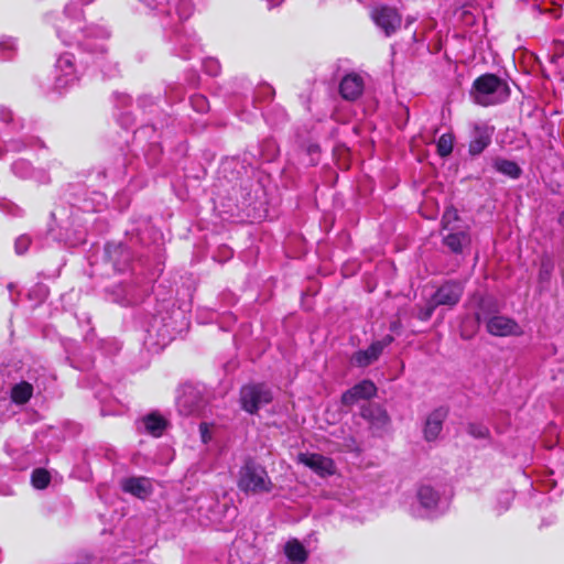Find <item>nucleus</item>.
I'll use <instances>...</instances> for the list:
<instances>
[{"label":"nucleus","mask_w":564,"mask_h":564,"mask_svg":"<svg viewBox=\"0 0 564 564\" xmlns=\"http://www.w3.org/2000/svg\"><path fill=\"white\" fill-rule=\"evenodd\" d=\"M173 41L174 53L184 59L196 56L200 51L196 34L193 31L176 29Z\"/></svg>","instance_id":"f8f14e48"},{"label":"nucleus","mask_w":564,"mask_h":564,"mask_svg":"<svg viewBox=\"0 0 564 564\" xmlns=\"http://www.w3.org/2000/svg\"><path fill=\"white\" fill-rule=\"evenodd\" d=\"M15 52V42L11 37L2 39L0 41L1 58L10 59Z\"/></svg>","instance_id":"c85d7f7f"},{"label":"nucleus","mask_w":564,"mask_h":564,"mask_svg":"<svg viewBox=\"0 0 564 564\" xmlns=\"http://www.w3.org/2000/svg\"><path fill=\"white\" fill-rule=\"evenodd\" d=\"M141 3L144 4L150 10L158 11V12H169V3L170 0H139Z\"/></svg>","instance_id":"7c9ffc66"},{"label":"nucleus","mask_w":564,"mask_h":564,"mask_svg":"<svg viewBox=\"0 0 564 564\" xmlns=\"http://www.w3.org/2000/svg\"><path fill=\"white\" fill-rule=\"evenodd\" d=\"M175 10L181 21L188 19L193 12L192 0H178Z\"/></svg>","instance_id":"c756f323"},{"label":"nucleus","mask_w":564,"mask_h":564,"mask_svg":"<svg viewBox=\"0 0 564 564\" xmlns=\"http://www.w3.org/2000/svg\"><path fill=\"white\" fill-rule=\"evenodd\" d=\"M209 426L210 425H207V424L199 425L200 437H202L203 443H205V444L212 438V435L209 432Z\"/></svg>","instance_id":"37998d69"},{"label":"nucleus","mask_w":564,"mask_h":564,"mask_svg":"<svg viewBox=\"0 0 564 564\" xmlns=\"http://www.w3.org/2000/svg\"><path fill=\"white\" fill-rule=\"evenodd\" d=\"M51 482V475L44 468H35L31 475V484L36 489H45Z\"/></svg>","instance_id":"393cba45"},{"label":"nucleus","mask_w":564,"mask_h":564,"mask_svg":"<svg viewBox=\"0 0 564 564\" xmlns=\"http://www.w3.org/2000/svg\"><path fill=\"white\" fill-rule=\"evenodd\" d=\"M31 239L26 235H22L17 238L14 242V249L17 254H23L30 247Z\"/></svg>","instance_id":"e433bc0d"},{"label":"nucleus","mask_w":564,"mask_h":564,"mask_svg":"<svg viewBox=\"0 0 564 564\" xmlns=\"http://www.w3.org/2000/svg\"><path fill=\"white\" fill-rule=\"evenodd\" d=\"M141 423H169V420L158 410H153L142 417Z\"/></svg>","instance_id":"f704fd0d"},{"label":"nucleus","mask_w":564,"mask_h":564,"mask_svg":"<svg viewBox=\"0 0 564 564\" xmlns=\"http://www.w3.org/2000/svg\"><path fill=\"white\" fill-rule=\"evenodd\" d=\"M238 487L247 495H262L271 492L273 484L265 468L248 458L239 470Z\"/></svg>","instance_id":"39448f33"},{"label":"nucleus","mask_w":564,"mask_h":564,"mask_svg":"<svg viewBox=\"0 0 564 564\" xmlns=\"http://www.w3.org/2000/svg\"><path fill=\"white\" fill-rule=\"evenodd\" d=\"M375 24L387 35L390 36L401 26L402 18L395 8L381 6L371 12Z\"/></svg>","instance_id":"1a4fd4ad"},{"label":"nucleus","mask_w":564,"mask_h":564,"mask_svg":"<svg viewBox=\"0 0 564 564\" xmlns=\"http://www.w3.org/2000/svg\"><path fill=\"white\" fill-rule=\"evenodd\" d=\"M436 307L435 303L430 299L425 305L417 306V318L421 321L430 319Z\"/></svg>","instance_id":"2f4dec72"},{"label":"nucleus","mask_w":564,"mask_h":564,"mask_svg":"<svg viewBox=\"0 0 564 564\" xmlns=\"http://www.w3.org/2000/svg\"><path fill=\"white\" fill-rule=\"evenodd\" d=\"M453 147H454L453 133L442 134L436 143L437 153L442 158L449 155L453 151Z\"/></svg>","instance_id":"bb28decb"},{"label":"nucleus","mask_w":564,"mask_h":564,"mask_svg":"<svg viewBox=\"0 0 564 564\" xmlns=\"http://www.w3.org/2000/svg\"><path fill=\"white\" fill-rule=\"evenodd\" d=\"M121 488L139 499H147L152 494V484L147 477L124 478L121 480Z\"/></svg>","instance_id":"f3484780"},{"label":"nucleus","mask_w":564,"mask_h":564,"mask_svg":"<svg viewBox=\"0 0 564 564\" xmlns=\"http://www.w3.org/2000/svg\"><path fill=\"white\" fill-rule=\"evenodd\" d=\"M377 393V387L371 380H362L356 383L341 395L344 405H352L361 400H369Z\"/></svg>","instance_id":"2eb2a0df"},{"label":"nucleus","mask_w":564,"mask_h":564,"mask_svg":"<svg viewBox=\"0 0 564 564\" xmlns=\"http://www.w3.org/2000/svg\"><path fill=\"white\" fill-rule=\"evenodd\" d=\"M417 507H412V514L416 518H437L449 506L448 497L441 486L422 484L416 491Z\"/></svg>","instance_id":"7ed1b4c3"},{"label":"nucleus","mask_w":564,"mask_h":564,"mask_svg":"<svg viewBox=\"0 0 564 564\" xmlns=\"http://www.w3.org/2000/svg\"><path fill=\"white\" fill-rule=\"evenodd\" d=\"M514 498V494L510 490L500 491L496 497L495 510L497 514H501L507 511Z\"/></svg>","instance_id":"a878e982"},{"label":"nucleus","mask_w":564,"mask_h":564,"mask_svg":"<svg viewBox=\"0 0 564 564\" xmlns=\"http://www.w3.org/2000/svg\"><path fill=\"white\" fill-rule=\"evenodd\" d=\"M204 67H205V70L212 75V76H217L220 72V65L219 63L216 61V59H207L205 63H204Z\"/></svg>","instance_id":"ea45409f"},{"label":"nucleus","mask_w":564,"mask_h":564,"mask_svg":"<svg viewBox=\"0 0 564 564\" xmlns=\"http://www.w3.org/2000/svg\"><path fill=\"white\" fill-rule=\"evenodd\" d=\"M456 221H458L457 210L453 207L447 208L442 218L443 229L444 230H456V229L460 228L459 226L455 225Z\"/></svg>","instance_id":"cd10ccee"},{"label":"nucleus","mask_w":564,"mask_h":564,"mask_svg":"<svg viewBox=\"0 0 564 564\" xmlns=\"http://www.w3.org/2000/svg\"><path fill=\"white\" fill-rule=\"evenodd\" d=\"M57 35L62 41L70 45L73 43L80 44L90 54L98 56L94 63L101 68V72L107 77H112L118 73V65L109 62L102 54L105 53V44H93L90 37L98 36L101 40L108 37V32L101 28H91L86 31L83 30L82 9L70 0L64 9L63 17L56 24Z\"/></svg>","instance_id":"f257e3e1"},{"label":"nucleus","mask_w":564,"mask_h":564,"mask_svg":"<svg viewBox=\"0 0 564 564\" xmlns=\"http://www.w3.org/2000/svg\"><path fill=\"white\" fill-rule=\"evenodd\" d=\"M45 372L44 369H41ZM44 373H39V370H30L28 372V380H21L14 383L10 390V398L14 404L23 405L32 398L34 390H41L43 382L42 377Z\"/></svg>","instance_id":"6e6552de"},{"label":"nucleus","mask_w":564,"mask_h":564,"mask_svg":"<svg viewBox=\"0 0 564 564\" xmlns=\"http://www.w3.org/2000/svg\"><path fill=\"white\" fill-rule=\"evenodd\" d=\"M77 79L78 75L74 55L70 53L62 54L55 64V87L57 89L66 88Z\"/></svg>","instance_id":"9d476101"},{"label":"nucleus","mask_w":564,"mask_h":564,"mask_svg":"<svg viewBox=\"0 0 564 564\" xmlns=\"http://www.w3.org/2000/svg\"><path fill=\"white\" fill-rule=\"evenodd\" d=\"M191 105L197 112H206L209 108L208 100L203 95H193L191 97Z\"/></svg>","instance_id":"473e14b6"},{"label":"nucleus","mask_w":564,"mask_h":564,"mask_svg":"<svg viewBox=\"0 0 564 564\" xmlns=\"http://www.w3.org/2000/svg\"><path fill=\"white\" fill-rule=\"evenodd\" d=\"M351 444H345V446L349 449V451H355V449H358V447L355 445V441L354 440H350Z\"/></svg>","instance_id":"a18cd8bd"},{"label":"nucleus","mask_w":564,"mask_h":564,"mask_svg":"<svg viewBox=\"0 0 564 564\" xmlns=\"http://www.w3.org/2000/svg\"><path fill=\"white\" fill-rule=\"evenodd\" d=\"M494 129L485 123H475L470 132V141L468 152L470 155L476 156L484 152V150L491 143Z\"/></svg>","instance_id":"ddd939ff"},{"label":"nucleus","mask_w":564,"mask_h":564,"mask_svg":"<svg viewBox=\"0 0 564 564\" xmlns=\"http://www.w3.org/2000/svg\"><path fill=\"white\" fill-rule=\"evenodd\" d=\"M297 463L303 464L319 477L333 476L336 473V466L332 458L317 453H299Z\"/></svg>","instance_id":"9b49d317"},{"label":"nucleus","mask_w":564,"mask_h":564,"mask_svg":"<svg viewBox=\"0 0 564 564\" xmlns=\"http://www.w3.org/2000/svg\"><path fill=\"white\" fill-rule=\"evenodd\" d=\"M204 404L205 400L203 397V391L199 387L193 384H184L180 388L176 398V408L181 415L185 417L196 416L200 413Z\"/></svg>","instance_id":"423d86ee"},{"label":"nucleus","mask_w":564,"mask_h":564,"mask_svg":"<svg viewBox=\"0 0 564 564\" xmlns=\"http://www.w3.org/2000/svg\"><path fill=\"white\" fill-rule=\"evenodd\" d=\"M283 551L288 561L292 564H304L308 558V551L303 543L295 538L285 542Z\"/></svg>","instance_id":"6ab92c4d"},{"label":"nucleus","mask_w":564,"mask_h":564,"mask_svg":"<svg viewBox=\"0 0 564 564\" xmlns=\"http://www.w3.org/2000/svg\"><path fill=\"white\" fill-rule=\"evenodd\" d=\"M80 4H88L90 2H93L94 0H77Z\"/></svg>","instance_id":"49530a36"},{"label":"nucleus","mask_w":564,"mask_h":564,"mask_svg":"<svg viewBox=\"0 0 564 564\" xmlns=\"http://www.w3.org/2000/svg\"><path fill=\"white\" fill-rule=\"evenodd\" d=\"M380 355V346L372 343L367 349L356 351L350 361L356 367L365 368L375 362Z\"/></svg>","instance_id":"412c9836"},{"label":"nucleus","mask_w":564,"mask_h":564,"mask_svg":"<svg viewBox=\"0 0 564 564\" xmlns=\"http://www.w3.org/2000/svg\"><path fill=\"white\" fill-rule=\"evenodd\" d=\"M475 315L478 323L486 324L487 332L492 336H517L522 333L521 327L514 319L498 314L497 305L490 299L480 301Z\"/></svg>","instance_id":"f03ea898"},{"label":"nucleus","mask_w":564,"mask_h":564,"mask_svg":"<svg viewBox=\"0 0 564 564\" xmlns=\"http://www.w3.org/2000/svg\"><path fill=\"white\" fill-rule=\"evenodd\" d=\"M467 433L476 438H485L489 434L487 425H466Z\"/></svg>","instance_id":"c9c22d12"},{"label":"nucleus","mask_w":564,"mask_h":564,"mask_svg":"<svg viewBox=\"0 0 564 564\" xmlns=\"http://www.w3.org/2000/svg\"><path fill=\"white\" fill-rule=\"evenodd\" d=\"M364 78L356 73H349L341 79L339 84V93L346 100H356L364 91Z\"/></svg>","instance_id":"dca6fc26"},{"label":"nucleus","mask_w":564,"mask_h":564,"mask_svg":"<svg viewBox=\"0 0 564 564\" xmlns=\"http://www.w3.org/2000/svg\"><path fill=\"white\" fill-rule=\"evenodd\" d=\"M273 400L272 390L264 383L248 384L240 391V401L243 410L249 413L257 412L261 406Z\"/></svg>","instance_id":"0eeeda50"},{"label":"nucleus","mask_w":564,"mask_h":564,"mask_svg":"<svg viewBox=\"0 0 564 564\" xmlns=\"http://www.w3.org/2000/svg\"><path fill=\"white\" fill-rule=\"evenodd\" d=\"M361 417L369 423H387L389 421L387 411L376 403H368L362 406Z\"/></svg>","instance_id":"5701e85b"},{"label":"nucleus","mask_w":564,"mask_h":564,"mask_svg":"<svg viewBox=\"0 0 564 564\" xmlns=\"http://www.w3.org/2000/svg\"><path fill=\"white\" fill-rule=\"evenodd\" d=\"M254 549L241 540H236L229 552V564H251Z\"/></svg>","instance_id":"a211bd4d"},{"label":"nucleus","mask_w":564,"mask_h":564,"mask_svg":"<svg viewBox=\"0 0 564 564\" xmlns=\"http://www.w3.org/2000/svg\"><path fill=\"white\" fill-rule=\"evenodd\" d=\"M258 94H263L268 98H271L273 96L274 91H273V89L270 86L264 85V86L259 88V93Z\"/></svg>","instance_id":"c03bdc74"},{"label":"nucleus","mask_w":564,"mask_h":564,"mask_svg":"<svg viewBox=\"0 0 564 564\" xmlns=\"http://www.w3.org/2000/svg\"><path fill=\"white\" fill-rule=\"evenodd\" d=\"M393 336L387 335L381 340L373 341V344L380 346V352L382 354L383 349L388 347L393 341Z\"/></svg>","instance_id":"79ce46f5"},{"label":"nucleus","mask_w":564,"mask_h":564,"mask_svg":"<svg viewBox=\"0 0 564 564\" xmlns=\"http://www.w3.org/2000/svg\"><path fill=\"white\" fill-rule=\"evenodd\" d=\"M12 171L20 177H28L30 175V166L24 161L14 162L12 165Z\"/></svg>","instance_id":"58836bf2"},{"label":"nucleus","mask_w":564,"mask_h":564,"mask_svg":"<svg viewBox=\"0 0 564 564\" xmlns=\"http://www.w3.org/2000/svg\"><path fill=\"white\" fill-rule=\"evenodd\" d=\"M441 432L442 425H424L423 434L427 442L436 440Z\"/></svg>","instance_id":"4c0bfd02"},{"label":"nucleus","mask_w":564,"mask_h":564,"mask_svg":"<svg viewBox=\"0 0 564 564\" xmlns=\"http://www.w3.org/2000/svg\"><path fill=\"white\" fill-rule=\"evenodd\" d=\"M494 167L501 174L509 176L511 178H518L521 175L520 166L510 160L506 159H496L494 162Z\"/></svg>","instance_id":"b1692460"},{"label":"nucleus","mask_w":564,"mask_h":564,"mask_svg":"<svg viewBox=\"0 0 564 564\" xmlns=\"http://www.w3.org/2000/svg\"><path fill=\"white\" fill-rule=\"evenodd\" d=\"M397 328V324H391V329L394 330Z\"/></svg>","instance_id":"de8ad7c7"},{"label":"nucleus","mask_w":564,"mask_h":564,"mask_svg":"<svg viewBox=\"0 0 564 564\" xmlns=\"http://www.w3.org/2000/svg\"><path fill=\"white\" fill-rule=\"evenodd\" d=\"M166 426L167 425H144L145 431L154 437H160Z\"/></svg>","instance_id":"a19ab883"},{"label":"nucleus","mask_w":564,"mask_h":564,"mask_svg":"<svg viewBox=\"0 0 564 564\" xmlns=\"http://www.w3.org/2000/svg\"><path fill=\"white\" fill-rule=\"evenodd\" d=\"M448 415V410L444 406H440L434 410L427 417L425 423H443Z\"/></svg>","instance_id":"72a5a7b5"},{"label":"nucleus","mask_w":564,"mask_h":564,"mask_svg":"<svg viewBox=\"0 0 564 564\" xmlns=\"http://www.w3.org/2000/svg\"><path fill=\"white\" fill-rule=\"evenodd\" d=\"M463 291L464 288L459 282H446L437 289L431 299L436 306L452 307L459 302Z\"/></svg>","instance_id":"4468645a"},{"label":"nucleus","mask_w":564,"mask_h":564,"mask_svg":"<svg viewBox=\"0 0 564 564\" xmlns=\"http://www.w3.org/2000/svg\"><path fill=\"white\" fill-rule=\"evenodd\" d=\"M105 250L108 258L112 261L115 269L118 271H123L130 261L129 250L122 245L116 243H108Z\"/></svg>","instance_id":"aec40b11"},{"label":"nucleus","mask_w":564,"mask_h":564,"mask_svg":"<svg viewBox=\"0 0 564 564\" xmlns=\"http://www.w3.org/2000/svg\"><path fill=\"white\" fill-rule=\"evenodd\" d=\"M449 232L444 236V243L453 251V252H462L463 248L470 242V237L467 230L456 229L448 230Z\"/></svg>","instance_id":"4be33fe9"},{"label":"nucleus","mask_w":564,"mask_h":564,"mask_svg":"<svg viewBox=\"0 0 564 564\" xmlns=\"http://www.w3.org/2000/svg\"><path fill=\"white\" fill-rule=\"evenodd\" d=\"M471 97L480 106H491L508 99L510 90L506 82L494 74L478 77L473 85Z\"/></svg>","instance_id":"20e7f679"}]
</instances>
